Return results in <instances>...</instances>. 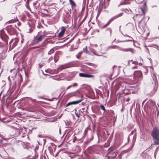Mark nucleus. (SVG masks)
<instances>
[{
    "label": "nucleus",
    "instance_id": "nucleus-15",
    "mask_svg": "<svg viewBox=\"0 0 159 159\" xmlns=\"http://www.w3.org/2000/svg\"><path fill=\"white\" fill-rule=\"evenodd\" d=\"M123 13H120L118 15H116V16H115L113 17L110 20H111V21H112V20H113L114 19H117L120 17H121V16H122L123 15Z\"/></svg>",
    "mask_w": 159,
    "mask_h": 159
},
{
    "label": "nucleus",
    "instance_id": "nucleus-4",
    "mask_svg": "<svg viewBox=\"0 0 159 159\" xmlns=\"http://www.w3.org/2000/svg\"><path fill=\"white\" fill-rule=\"evenodd\" d=\"M146 25L145 22L142 20L139 23V28L140 29V31L142 32L144 31V29Z\"/></svg>",
    "mask_w": 159,
    "mask_h": 159
},
{
    "label": "nucleus",
    "instance_id": "nucleus-30",
    "mask_svg": "<svg viewBox=\"0 0 159 159\" xmlns=\"http://www.w3.org/2000/svg\"><path fill=\"white\" fill-rule=\"evenodd\" d=\"M33 30L32 29H31V28L30 29H29V32L31 33V32H32Z\"/></svg>",
    "mask_w": 159,
    "mask_h": 159
},
{
    "label": "nucleus",
    "instance_id": "nucleus-38",
    "mask_svg": "<svg viewBox=\"0 0 159 159\" xmlns=\"http://www.w3.org/2000/svg\"><path fill=\"white\" fill-rule=\"evenodd\" d=\"M94 54L96 55L94 52H93Z\"/></svg>",
    "mask_w": 159,
    "mask_h": 159
},
{
    "label": "nucleus",
    "instance_id": "nucleus-9",
    "mask_svg": "<svg viewBox=\"0 0 159 159\" xmlns=\"http://www.w3.org/2000/svg\"><path fill=\"white\" fill-rule=\"evenodd\" d=\"M151 88L152 89L151 91V93L152 94H153L156 92L157 89V85H156L155 81L154 83H152V85H151Z\"/></svg>",
    "mask_w": 159,
    "mask_h": 159
},
{
    "label": "nucleus",
    "instance_id": "nucleus-17",
    "mask_svg": "<svg viewBox=\"0 0 159 159\" xmlns=\"http://www.w3.org/2000/svg\"><path fill=\"white\" fill-rule=\"evenodd\" d=\"M6 55L4 52H2L0 54V59H4L6 58Z\"/></svg>",
    "mask_w": 159,
    "mask_h": 159
},
{
    "label": "nucleus",
    "instance_id": "nucleus-29",
    "mask_svg": "<svg viewBox=\"0 0 159 159\" xmlns=\"http://www.w3.org/2000/svg\"><path fill=\"white\" fill-rule=\"evenodd\" d=\"M75 115L76 116V117H79V116L80 115H79V113L78 114V113H76V112H75Z\"/></svg>",
    "mask_w": 159,
    "mask_h": 159
},
{
    "label": "nucleus",
    "instance_id": "nucleus-23",
    "mask_svg": "<svg viewBox=\"0 0 159 159\" xmlns=\"http://www.w3.org/2000/svg\"><path fill=\"white\" fill-rule=\"evenodd\" d=\"M1 40H0V48H2L5 45V44L6 43H3L1 42Z\"/></svg>",
    "mask_w": 159,
    "mask_h": 159
},
{
    "label": "nucleus",
    "instance_id": "nucleus-1",
    "mask_svg": "<svg viewBox=\"0 0 159 159\" xmlns=\"http://www.w3.org/2000/svg\"><path fill=\"white\" fill-rule=\"evenodd\" d=\"M151 135L153 137L155 144H159V130L156 127L154 128Z\"/></svg>",
    "mask_w": 159,
    "mask_h": 159
},
{
    "label": "nucleus",
    "instance_id": "nucleus-19",
    "mask_svg": "<svg viewBox=\"0 0 159 159\" xmlns=\"http://www.w3.org/2000/svg\"><path fill=\"white\" fill-rule=\"evenodd\" d=\"M70 3L72 7L76 6V4L74 1L72 0H69Z\"/></svg>",
    "mask_w": 159,
    "mask_h": 159
},
{
    "label": "nucleus",
    "instance_id": "nucleus-16",
    "mask_svg": "<svg viewBox=\"0 0 159 159\" xmlns=\"http://www.w3.org/2000/svg\"><path fill=\"white\" fill-rule=\"evenodd\" d=\"M119 47L117 45H112L108 47L107 48V50H108L112 49H119Z\"/></svg>",
    "mask_w": 159,
    "mask_h": 159
},
{
    "label": "nucleus",
    "instance_id": "nucleus-32",
    "mask_svg": "<svg viewBox=\"0 0 159 159\" xmlns=\"http://www.w3.org/2000/svg\"><path fill=\"white\" fill-rule=\"evenodd\" d=\"M92 46L93 47H96L97 46V44H93L92 45Z\"/></svg>",
    "mask_w": 159,
    "mask_h": 159
},
{
    "label": "nucleus",
    "instance_id": "nucleus-12",
    "mask_svg": "<svg viewBox=\"0 0 159 159\" xmlns=\"http://www.w3.org/2000/svg\"><path fill=\"white\" fill-rule=\"evenodd\" d=\"M66 27L64 26H62L61 27V31L58 34V37L61 38L63 36L64 34L65 31H66Z\"/></svg>",
    "mask_w": 159,
    "mask_h": 159
},
{
    "label": "nucleus",
    "instance_id": "nucleus-2",
    "mask_svg": "<svg viewBox=\"0 0 159 159\" xmlns=\"http://www.w3.org/2000/svg\"><path fill=\"white\" fill-rule=\"evenodd\" d=\"M8 38V37L3 30H0V40L3 41L5 43H7Z\"/></svg>",
    "mask_w": 159,
    "mask_h": 159
},
{
    "label": "nucleus",
    "instance_id": "nucleus-35",
    "mask_svg": "<svg viewBox=\"0 0 159 159\" xmlns=\"http://www.w3.org/2000/svg\"><path fill=\"white\" fill-rule=\"evenodd\" d=\"M137 66H134V67H132V69H136V68H137Z\"/></svg>",
    "mask_w": 159,
    "mask_h": 159
},
{
    "label": "nucleus",
    "instance_id": "nucleus-8",
    "mask_svg": "<svg viewBox=\"0 0 159 159\" xmlns=\"http://www.w3.org/2000/svg\"><path fill=\"white\" fill-rule=\"evenodd\" d=\"M82 99H80L77 101H75L69 102L66 104V107H68L69 106L71 105H75L78 104L81 102L82 101Z\"/></svg>",
    "mask_w": 159,
    "mask_h": 159
},
{
    "label": "nucleus",
    "instance_id": "nucleus-11",
    "mask_svg": "<svg viewBox=\"0 0 159 159\" xmlns=\"http://www.w3.org/2000/svg\"><path fill=\"white\" fill-rule=\"evenodd\" d=\"M79 115L80 116H83L85 115L87 113V110L85 109V108H82L80 109L79 111Z\"/></svg>",
    "mask_w": 159,
    "mask_h": 159
},
{
    "label": "nucleus",
    "instance_id": "nucleus-5",
    "mask_svg": "<svg viewBox=\"0 0 159 159\" xmlns=\"http://www.w3.org/2000/svg\"><path fill=\"white\" fill-rule=\"evenodd\" d=\"M146 2H144V4L142 7L138 9L139 14L142 15V14H144L145 12L147 10V7H146Z\"/></svg>",
    "mask_w": 159,
    "mask_h": 159
},
{
    "label": "nucleus",
    "instance_id": "nucleus-37",
    "mask_svg": "<svg viewBox=\"0 0 159 159\" xmlns=\"http://www.w3.org/2000/svg\"><path fill=\"white\" fill-rule=\"evenodd\" d=\"M34 157V158H30V159H34V158H35V157H36V156H35V157Z\"/></svg>",
    "mask_w": 159,
    "mask_h": 159
},
{
    "label": "nucleus",
    "instance_id": "nucleus-28",
    "mask_svg": "<svg viewBox=\"0 0 159 159\" xmlns=\"http://www.w3.org/2000/svg\"><path fill=\"white\" fill-rule=\"evenodd\" d=\"M78 85L77 83H75L73 84L72 85V87H75L77 86Z\"/></svg>",
    "mask_w": 159,
    "mask_h": 159
},
{
    "label": "nucleus",
    "instance_id": "nucleus-22",
    "mask_svg": "<svg viewBox=\"0 0 159 159\" xmlns=\"http://www.w3.org/2000/svg\"><path fill=\"white\" fill-rule=\"evenodd\" d=\"M82 52H79L78 53V54L76 55V57L77 58L79 59L80 57V56L82 54Z\"/></svg>",
    "mask_w": 159,
    "mask_h": 159
},
{
    "label": "nucleus",
    "instance_id": "nucleus-27",
    "mask_svg": "<svg viewBox=\"0 0 159 159\" xmlns=\"http://www.w3.org/2000/svg\"><path fill=\"white\" fill-rule=\"evenodd\" d=\"M53 59L52 57H51L48 60V62H49Z\"/></svg>",
    "mask_w": 159,
    "mask_h": 159
},
{
    "label": "nucleus",
    "instance_id": "nucleus-40",
    "mask_svg": "<svg viewBox=\"0 0 159 159\" xmlns=\"http://www.w3.org/2000/svg\"><path fill=\"white\" fill-rule=\"evenodd\" d=\"M59 69H60V68H58V70H59Z\"/></svg>",
    "mask_w": 159,
    "mask_h": 159
},
{
    "label": "nucleus",
    "instance_id": "nucleus-39",
    "mask_svg": "<svg viewBox=\"0 0 159 159\" xmlns=\"http://www.w3.org/2000/svg\"><path fill=\"white\" fill-rule=\"evenodd\" d=\"M110 0H107V1L108 2H109L110 1Z\"/></svg>",
    "mask_w": 159,
    "mask_h": 159
},
{
    "label": "nucleus",
    "instance_id": "nucleus-10",
    "mask_svg": "<svg viewBox=\"0 0 159 159\" xmlns=\"http://www.w3.org/2000/svg\"><path fill=\"white\" fill-rule=\"evenodd\" d=\"M18 41L19 40L18 39L16 38H15L14 39H13L10 42V43L13 42L12 47V48H13L17 45Z\"/></svg>",
    "mask_w": 159,
    "mask_h": 159
},
{
    "label": "nucleus",
    "instance_id": "nucleus-14",
    "mask_svg": "<svg viewBox=\"0 0 159 159\" xmlns=\"http://www.w3.org/2000/svg\"><path fill=\"white\" fill-rule=\"evenodd\" d=\"M130 4V2L127 0H125L123 2H121L120 4H119L118 7H120L121 5H126V4Z\"/></svg>",
    "mask_w": 159,
    "mask_h": 159
},
{
    "label": "nucleus",
    "instance_id": "nucleus-34",
    "mask_svg": "<svg viewBox=\"0 0 159 159\" xmlns=\"http://www.w3.org/2000/svg\"><path fill=\"white\" fill-rule=\"evenodd\" d=\"M109 30H110V34L111 35V32H112V30H111V29H110V28H109Z\"/></svg>",
    "mask_w": 159,
    "mask_h": 159
},
{
    "label": "nucleus",
    "instance_id": "nucleus-24",
    "mask_svg": "<svg viewBox=\"0 0 159 159\" xmlns=\"http://www.w3.org/2000/svg\"><path fill=\"white\" fill-rule=\"evenodd\" d=\"M54 52V50L53 49H51L48 52V54L49 55H50L52 53H53Z\"/></svg>",
    "mask_w": 159,
    "mask_h": 159
},
{
    "label": "nucleus",
    "instance_id": "nucleus-21",
    "mask_svg": "<svg viewBox=\"0 0 159 159\" xmlns=\"http://www.w3.org/2000/svg\"><path fill=\"white\" fill-rule=\"evenodd\" d=\"M111 22V20H110L107 23H106L102 27V28L104 29V28H105L106 27H107V26H108L110 24Z\"/></svg>",
    "mask_w": 159,
    "mask_h": 159
},
{
    "label": "nucleus",
    "instance_id": "nucleus-33",
    "mask_svg": "<svg viewBox=\"0 0 159 159\" xmlns=\"http://www.w3.org/2000/svg\"><path fill=\"white\" fill-rule=\"evenodd\" d=\"M133 63L135 64H138V62L137 61H134L133 62Z\"/></svg>",
    "mask_w": 159,
    "mask_h": 159
},
{
    "label": "nucleus",
    "instance_id": "nucleus-25",
    "mask_svg": "<svg viewBox=\"0 0 159 159\" xmlns=\"http://www.w3.org/2000/svg\"><path fill=\"white\" fill-rule=\"evenodd\" d=\"M100 108L102 110L105 111V107L103 105H100Z\"/></svg>",
    "mask_w": 159,
    "mask_h": 159
},
{
    "label": "nucleus",
    "instance_id": "nucleus-31",
    "mask_svg": "<svg viewBox=\"0 0 159 159\" xmlns=\"http://www.w3.org/2000/svg\"><path fill=\"white\" fill-rule=\"evenodd\" d=\"M71 87H72V85H70L67 88V89H69V88H71Z\"/></svg>",
    "mask_w": 159,
    "mask_h": 159
},
{
    "label": "nucleus",
    "instance_id": "nucleus-13",
    "mask_svg": "<svg viewBox=\"0 0 159 159\" xmlns=\"http://www.w3.org/2000/svg\"><path fill=\"white\" fill-rule=\"evenodd\" d=\"M45 34H43L42 35H40L36 40V41L37 43L41 42L43 39L45 38Z\"/></svg>",
    "mask_w": 159,
    "mask_h": 159
},
{
    "label": "nucleus",
    "instance_id": "nucleus-7",
    "mask_svg": "<svg viewBox=\"0 0 159 159\" xmlns=\"http://www.w3.org/2000/svg\"><path fill=\"white\" fill-rule=\"evenodd\" d=\"M79 76L80 77L88 78H93L94 77L93 75L82 73H80Z\"/></svg>",
    "mask_w": 159,
    "mask_h": 159
},
{
    "label": "nucleus",
    "instance_id": "nucleus-41",
    "mask_svg": "<svg viewBox=\"0 0 159 159\" xmlns=\"http://www.w3.org/2000/svg\"><path fill=\"white\" fill-rule=\"evenodd\" d=\"M158 29L159 30V26L158 27Z\"/></svg>",
    "mask_w": 159,
    "mask_h": 159
},
{
    "label": "nucleus",
    "instance_id": "nucleus-26",
    "mask_svg": "<svg viewBox=\"0 0 159 159\" xmlns=\"http://www.w3.org/2000/svg\"><path fill=\"white\" fill-rule=\"evenodd\" d=\"M84 51L86 53H87V47H85L84 49H83Z\"/></svg>",
    "mask_w": 159,
    "mask_h": 159
},
{
    "label": "nucleus",
    "instance_id": "nucleus-18",
    "mask_svg": "<svg viewBox=\"0 0 159 159\" xmlns=\"http://www.w3.org/2000/svg\"><path fill=\"white\" fill-rule=\"evenodd\" d=\"M119 49L123 51L128 52V51H131L132 49L130 48H121L119 47Z\"/></svg>",
    "mask_w": 159,
    "mask_h": 159
},
{
    "label": "nucleus",
    "instance_id": "nucleus-36",
    "mask_svg": "<svg viewBox=\"0 0 159 159\" xmlns=\"http://www.w3.org/2000/svg\"><path fill=\"white\" fill-rule=\"evenodd\" d=\"M2 139H0V143H2Z\"/></svg>",
    "mask_w": 159,
    "mask_h": 159
},
{
    "label": "nucleus",
    "instance_id": "nucleus-20",
    "mask_svg": "<svg viewBox=\"0 0 159 159\" xmlns=\"http://www.w3.org/2000/svg\"><path fill=\"white\" fill-rule=\"evenodd\" d=\"M54 61L55 62V63L58 60V59H59L58 55L57 54L56 55L54 56Z\"/></svg>",
    "mask_w": 159,
    "mask_h": 159
},
{
    "label": "nucleus",
    "instance_id": "nucleus-6",
    "mask_svg": "<svg viewBox=\"0 0 159 159\" xmlns=\"http://www.w3.org/2000/svg\"><path fill=\"white\" fill-rule=\"evenodd\" d=\"M7 32L11 35H13L16 33V30L12 25L8 26L7 27Z\"/></svg>",
    "mask_w": 159,
    "mask_h": 159
},
{
    "label": "nucleus",
    "instance_id": "nucleus-3",
    "mask_svg": "<svg viewBox=\"0 0 159 159\" xmlns=\"http://www.w3.org/2000/svg\"><path fill=\"white\" fill-rule=\"evenodd\" d=\"M134 78L136 80H140L142 79V74L140 71H137L134 72Z\"/></svg>",
    "mask_w": 159,
    "mask_h": 159
}]
</instances>
